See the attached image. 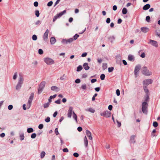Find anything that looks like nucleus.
Masks as SVG:
<instances>
[{
  "instance_id": "1",
  "label": "nucleus",
  "mask_w": 160,
  "mask_h": 160,
  "mask_svg": "<svg viewBox=\"0 0 160 160\" xmlns=\"http://www.w3.org/2000/svg\"><path fill=\"white\" fill-rule=\"evenodd\" d=\"M24 79L22 76H20L18 78V81L16 86V89L17 90H19L22 86V85L23 83Z\"/></svg>"
},
{
  "instance_id": "2",
  "label": "nucleus",
  "mask_w": 160,
  "mask_h": 160,
  "mask_svg": "<svg viewBox=\"0 0 160 160\" xmlns=\"http://www.w3.org/2000/svg\"><path fill=\"white\" fill-rule=\"evenodd\" d=\"M43 61L44 62L48 65H52L54 64L55 61L52 58L47 57L43 58Z\"/></svg>"
},
{
  "instance_id": "3",
  "label": "nucleus",
  "mask_w": 160,
  "mask_h": 160,
  "mask_svg": "<svg viewBox=\"0 0 160 160\" xmlns=\"http://www.w3.org/2000/svg\"><path fill=\"white\" fill-rule=\"evenodd\" d=\"M142 73L146 76H151L152 75V72L149 71L146 67H144L142 68Z\"/></svg>"
},
{
  "instance_id": "4",
  "label": "nucleus",
  "mask_w": 160,
  "mask_h": 160,
  "mask_svg": "<svg viewBox=\"0 0 160 160\" xmlns=\"http://www.w3.org/2000/svg\"><path fill=\"white\" fill-rule=\"evenodd\" d=\"M45 84L46 82L45 81H43L40 84L38 88V94H40L42 92L44 88Z\"/></svg>"
},
{
  "instance_id": "5",
  "label": "nucleus",
  "mask_w": 160,
  "mask_h": 160,
  "mask_svg": "<svg viewBox=\"0 0 160 160\" xmlns=\"http://www.w3.org/2000/svg\"><path fill=\"white\" fill-rule=\"evenodd\" d=\"M148 105L146 102H144L142 103V111L143 113L147 114Z\"/></svg>"
},
{
  "instance_id": "6",
  "label": "nucleus",
  "mask_w": 160,
  "mask_h": 160,
  "mask_svg": "<svg viewBox=\"0 0 160 160\" xmlns=\"http://www.w3.org/2000/svg\"><path fill=\"white\" fill-rule=\"evenodd\" d=\"M111 113L108 110L101 112L100 113L101 116H102L106 118L110 117L111 116Z\"/></svg>"
},
{
  "instance_id": "7",
  "label": "nucleus",
  "mask_w": 160,
  "mask_h": 160,
  "mask_svg": "<svg viewBox=\"0 0 160 160\" xmlns=\"http://www.w3.org/2000/svg\"><path fill=\"white\" fill-rule=\"evenodd\" d=\"M66 12V10H64L62 12H60L59 14H57L56 15L54 16L53 18V22H55L57 18H59L61 17Z\"/></svg>"
},
{
  "instance_id": "8",
  "label": "nucleus",
  "mask_w": 160,
  "mask_h": 160,
  "mask_svg": "<svg viewBox=\"0 0 160 160\" xmlns=\"http://www.w3.org/2000/svg\"><path fill=\"white\" fill-rule=\"evenodd\" d=\"M49 32V30L48 29H47L43 36V40L46 42H47L48 41Z\"/></svg>"
},
{
  "instance_id": "9",
  "label": "nucleus",
  "mask_w": 160,
  "mask_h": 160,
  "mask_svg": "<svg viewBox=\"0 0 160 160\" xmlns=\"http://www.w3.org/2000/svg\"><path fill=\"white\" fill-rule=\"evenodd\" d=\"M153 81L151 79H145L143 81V86H147L148 85L151 84L152 83Z\"/></svg>"
},
{
  "instance_id": "10",
  "label": "nucleus",
  "mask_w": 160,
  "mask_h": 160,
  "mask_svg": "<svg viewBox=\"0 0 160 160\" xmlns=\"http://www.w3.org/2000/svg\"><path fill=\"white\" fill-rule=\"evenodd\" d=\"M148 44H151L153 46L156 48H157L158 46V43L157 41L152 40H150L148 42Z\"/></svg>"
},
{
  "instance_id": "11",
  "label": "nucleus",
  "mask_w": 160,
  "mask_h": 160,
  "mask_svg": "<svg viewBox=\"0 0 160 160\" xmlns=\"http://www.w3.org/2000/svg\"><path fill=\"white\" fill-rule=\"evenodd\" d=\"M141 68V66L139 65H137L135 67L134 71V73L135 75L136 78L137 77L138 73L139 71Z\"/></svg>"
},
{
  "instance_id": "12",
  "label": "nucleus",
  "mask_w": 160,
  "mask_h": 160,
  "mask_svg": "<svg viewBox=\"0 0 160 160\" xmlns=\"http://www.w3.org/2000/svg\"><path fill=\"white\" fill-rule=\"evenodd\" d=\"M73 108L72 107H70L68 109V116L69 118H71L72 116V113H73Z\"/></svg>"
},
{
  "instance_id": "13",
  "label": "nucleus",
  "mask_w": 160,
  "mask_h": 160,
  "mask_svg": "<svg viewBox=\"0 0 160 160\" xmlns=\"http://www.w3.org/2000/svg\"><path fill=\"white\" fill-rule=\"evenodd\" d=\"M86 133L87 136L88 137L89 139L90 140H92V137L91 136V133L88 130H86Z\"/></svg>"
},
{
  "instance_id": "14",
  "label": "nucleus",
  "mask_w": 160,
  "mask_h": 160,
  "mask_svg": "<svg viewBox=\"0 0 160 160\" xmlns=\"http://www.w3.org/2000/svg\"><path fill=\"white\" fill-rule=\"evenodd\" d=\"M141 31L144 33H146L148 32L149 30V28L146 27H143L141 28Z\"/></svg>"
},
{
  "instance_id": "15",
  "label": "nucleus",
  "mask_w": 160,
  "mask_h": 160,
  "mask_svg": "<svg viewBox=\"0 0 160 160\" xmlns=\"http://www.w3.org/2000/svg\"><path fill=\"white\" fill-rule=\"evenodd\" d=\"M135 135H132L130 138V143H134L135 142Z\"/></svg>"
},
{
  "instance_id": "16",
  "label": "nucleus",
  "mask_w": 160,
  "mask_h": 160,
  "mask_svg": "<svg viewBox=\"0 0 160 160\" xmlns=\"http://www.w3.org/2000/svg\"><path fill=\"white\" fill-rule=\"evenodd\" d=\"M128 58L129 61L132 62H133L135 60L134 56L131 54L128 55Z\"/></svg>"
},
{
  "instance_id": "17",
  "label": "nucleus",
  "mask_w": 160,
  "mask_h": 160,
  "mask_svg": "<svg viewBox=\"0 0 160 160\" xmlns=\"http://www.w3.org/2000/svg\"><path fill=\"white\" fill-rule=\"evenodd\" d=\"M84 141V144L86 148L88 147V142L87 138L86 136H85L83 138Z\"/></svg>"
},
{
  "instance_id": "18",
  "label": "nucleus",
  "mask_w": 160,
  "mask_h": 160,
  "mask_svg": "<svg viewBox=\"0 0 160 160\" xmlns=\"http://www.w3.org/2000/svg\"><path fill=\"white\" fill-rule=\"evenodd\" d=\"M51 89L52 91L56 92H58L59 90V88L56 86H52L51 88Z\"/></svg>"
},
{
  "instance_id": "19",
  "label": "nucleus",
  "mask_w": 160,
  "mask_h": 160,
  "mask_svg": "<svg viewBox=\"0 0 160 160\" xmlns=\"http://www.w3.org/2000/svg\"><path fill=\"white\" fill-rule=\"evenodd\" d=\"M150 5L149 4H147L145 5L143 7V9L144 10H147L150 8Z\"/></svg>"
},
{
  "instance_id": "20",
  "label": "nucleus",
  "mask_w": 160,
  "mask_h": 160,
  "mask_svg": "<svg viewBox=\"0 0 160 160\" xmlns=\"http://www.w3.org/2000/svg\"><path fill=\"white\" fill-rule=\"evenodd\" d=\"M34 97V93H32L30 95V96L29 98L28 101H29V102H32V101Z\"/></svg>"
},
{
  "instance_id": "21",
  "label": "nucleus",
  "mask_w": 160,
  "mask_h": 160,
  "mask_svg": "<svg viewBox=\"0 0 160 160\" xmlns=\"http://www.w3.org/2000/svg\"><path fill=\"white\" fill-rule=\"evenodd\" d=\"M56 42V40L54 37H52L50 38V43L52 44H54Z\"/></svg>"
},
{
  "instance_id": "22",
  "label": "nucleus",
  "mask_w": 160,
  "mask_h": 160,
  "mask_svg": "<svg viewBox=\"0 0 160 160\" xmlns=\"http://www.w3.org/2000/svg\"><path fill=\"white\" fill-rule=\"evenodd\" d=\"M84 68L86 70H88L89 69V67L87 63H84L83 65Z\"/></svg>"
},
{
  "instance_id": "23",
  "label": "nucleus",
  "mask_w": 160,
  "mask_h": 160,
  "mask_svg": "<svg viewBox=\"0 0 160 160\" xmlns=\"http://www.w3.org/2000/svg\"><path fill=\"white\" fill-rule=\"evenodd\" d=\"M72 117H73V118L75 120L76 122L77 123L78 120H77V115L74 112H73Z\"/></svg>"
},
{
  "instance_id": "24",
  "label": "nucleus",
  "mask_w": 160,
  "mask_h": 160,
  "mask_svg": "<svg viewBox=\"0 0 160 160\" xmlns=\"http://www.w3.org/2000/svg\"><path fill=\"white\" fill-rule=\"evenodd\" d=\"M66 78V76L65 74H63L60 78V79L61 81L65 80Z\"/></svg>"
},
{
  "instance_id": "25",
  "label": "nucleus",
  "mask_w": 160,
  "mask_h": 160,
  "mask_svg": "<svg viewBox=\"0 0 160 160\" xmlns=\"http://www.w3.org/2000/svg\"><path fill=\"white\" fill-rule=\"evenodd\" d=\"M115 38L113 36H110L108 38V39L111 42H112L115 40Z\"/></svg>"
},
{
  "instance_id": "26",
  "label": "nucleus",
  "mask_w": 160,
  "mask_h": 160,
  "mask_svg": "<svg viewBox=\"0 0 160 160\" xmlns=\"http://www.w3.org/2000/svg\"><path fill=\"white\" fill-rule=\"evenodd\" d=\"M82 69V67L81 65H79L77 67V71L79 72L81 71Z\"/></svg>"
},
{
  "instance_id": "27",
  "label": "nucleus",
  "mask_w": 160,
  "mask_h": 160,
  "mask_svg": "<svg viewBox=\"0 0 160 160\" xmlns=\"http://www.w3.org/2000/svg\"><path fill=\"white\" fill-rule=\"evenodd\" d=\"M27 131L28 133H31L33 132V129L32 128H30L27 129Z\"/></svg>"
},
{
  "instance_id": "28",
  "label": "nucleus",
  "mask_w": 160,
  "mask_h": 160,
  "mask_svg": "<svg viewBox=\"0 0 160 160\" xmlns=\"http://www.w3.org/2000/svg\"><path fill=\"white\" fill-rule=\"evenodd\" d=\"M41 23V21L39 20H38L35 23V24L36 26H37L40 25Z\"/></svg>"
},
{
  "instance_id": "29",
  "label": "nucleus",
  "mask_w": 160,
  "mask_h": 160,
  "mask_svg": "<svg viewBox=\"0 0 160 160\" xmlns=\"http://www.w3.org/2000/svg\"><path fill=\"white\" fill-rule=\"evenodd\" d=\"M80 88L81 89H82L83 90H85L86 89V88H87V85H86L85 84H82L81 87H80Z\"/></svg>"
},
{
  "instance_id": "30",
  "label": "nucleus",
  "mask_w": 160,
  "mask_h": 160,
  "mask_svg": "<svg viewBox=\"0 0 160 160\" xmlns=\"http://www.w3.org/2000/svg\"><path fill=\"white\" fill-rule=\"evenodd\" d=\"M127 12H128L126 8H124L122 9V13L123 14H126L127 13Z\"/></svg>"
},
{
  "instance_id": "31",
  "label": "nucleus",
  "mask_w": 160,
  "mask_h": 160,
  "mask_svg": "<svg viewBox=\"0 0 160 160\" xmlns=\"http://www.w3.org/2000/svg\"><path fill=\"white\" fill-rule=\"evenodd\" d=\"M143 88L144 91L147 93H148V90L147 88V86H143Z\"/></svg>"
},
{
  "instance_id": "32",
  "label": "nucleus",
  "mask_w": 160,
  "mask_h": 160,
  "mask_svg": "<svg viewBox=\"0 0 160 160\" xmlns=\"http://www.w3.org/2000/svg\"><path fill=\"white\" fill-rule=\"evenodd\" d=\"M88 111L92 113H94L95 112V110L92 108H89Z\"/></svg>"
},
{
  "instance_id": "33",
  "label": "nucleus",
  "mask_w": 160,
  "mask_h": 160,
  "mask_svg": "<svg viewBox=\"0 0 160 160\" xmlns=\"http://www.w3.org/2000/svg\"><path fill=\"white\" fill-rule=\"evenodd\" d=\"M34 67H36L38 64V62L36 61H34L32 63Z\"/></svg>"
},
{
  "instance_id": "34",
  "label": "nucleus",
  "mask_w": 160,
  "mask_h": 160,
  "mask_svg": "<svg viewBox=\"0 0 160 160\" xmlns=\"http://www.w3.org/2000/svg\"><path fill=\"white\" fill-rule=\"evenodd\" d=\"M32 102H29V101H28L27 103V109H29L31 107V105Z\"/></svg>"
},
{
  "instance_id": "35",
  "label": "nucleus",
  "mask_w": 160,
  "mask_h": 160,
  "mask_svg": "<svg viewBox=\"0 0 160 160\" xmlns=\"http://www.w3.org/2000/svg\"><path fill=\"white\" fill-rule=\"evenodd\" d=\"M45 155V152L44 151L42 152L41 153V158H43Z\"/></svg>"
},
{
  "instance_id": "36",
  "label": "nucleus",
  "mask_w": 160,
  "mask_h": 160,
  "mask_svg": "<svg viewBox=\"0 0 160 160\" xmlns=\"http://www.w3.org/2000/svg\"><path fill=\"white\" fill-rule=\"evenodd\" d=\"M32 39L34 41H36L37 39V36L36 35H33L32 37Z\"/></svg>"
},
{
  "instance_id": "37",
  "label": "nucleus",
  "mask_w": 160,
  "mask_h": 160,
  "mask_svg": "<svg viewBox=\"0 0 160 160\" xmlns=\"http://www.w3.org/2000/svg\"><path fill=\"white\" fill-rule=\"evenodd\" d=\"M35 15L37 17H38L39 16V14H40L39 12V11L38 10H36L35 11Z\"/></svg>"
},
{
  "instance_id": "38",
  "label": "nucleus",
  "mask_w": 160,
  "mask_h": 160,
  "mask_svg": "<svg viewBox=\"0 0 160 160\" xmlns=\"http://www.w3.org/2000/svg\"><path fill=\"white\" fill-rule=\"evenodd\" d=\"M49 104H50L49 102L45 103L43 104V107L45 108H47L49 107Z\"/></svg>"
},
{
  "instance_id": "39",
  "label": "nucleus",
  "mask_w": 160,
  "mask_h": 160,
  "mask_svg": "<svg viewBox=\"0 0 160 160\" xmlns=\"http://www.w3.org/2000/svg\"><path fill=\"white\" fill-rule=\"evenodd\" d=\"M37 136L36 134L35 133H33L32 134L31 137L32 138H35Z\"/></svg>"
},
{
  "instance_id": "40",
  "label": "nucleus",
  "mask_w": 160,
  "mask_h": 160,
  "mask_svg": "<svg viewBox=\"0 0 160 160\" xmlns=\"http://www.w3.org/2000/svg\"><path fill=\"white\" fill-rule=\"evenodd\" d=\"M105 78V75L104 74H102L100 76V79L101 80H104Z\"/></svg>"
},
{
  "instance_id": "41",
  "label": "nucleus",
  "mask_w": 160,
  "mask_h": 160,
  "mask_svg": "<svg viewBox=\"0 0 160 160\" xmlns=\"http://www.w3.org/2000/svg\"><path fill=\"white\" fill-rule=\"evenodd\" d=\"M67 40L68 43H70L73 41V38H70L68 39Z\"/></svg>"
},
{
  "instance_id": "42",
  "label": "nucleus",
  "mask_w": 160,
  "mask_h": 160,
  "mask_svg": "<svg viewBox=\"0 0 160 160\" xmlns=\"http://www.w3.org/2000/svg\"><path fill=\"white\" fill-rule=\"evenodd\" d=\"M158 122H154L153 123V126L154 127H158Z\"/></svg>"
},
{
  "instance_id": "43",
  "label": "nucleus",
  "mask_w": 160,
  "mask_h": 160,
  "mask_svg": "<svg viewBox=\"0 0 160 160\" xmlns=\"http://www.w3.org/2000/svg\"><path fill=\"white\" fill-rule=\"evenodd\" d=\"M20 139L21 141L23 140L24 139V134H21L20 135Z\"/></svg>"
},
{
  "instance_id": "44",
  "label": "nucleus",
  "mask_w": 160,
  "mask_h": 160,
  "mask_svg": "<svg viewBox=\"0 0 160 160\" xmlns=\"http://www.w3.org/2000/svg\"><path fill=\"white\" fill-rule=\"evenodd\" d=\"M61 42L63 44H68L67 40L66 39H63L62 40Z\"/></svg>"
},
{
  "instance_id": "45",
  "label": "nucleus",
  "mask_w": 160,
  "mask_h": 160,
  "mask_svg": "<svg viewBox=\"0 0 160 160\" xmlns=\"http://www.w3.org/2000/svg\"><path fill=\"white\" fill-rule=\"evenodd\" d=\"M17 72H16L14 73V75L13 76V78L14 80H16L17 78Z\"/></svg>"
},
{
  "instance_id": "46",
  "label": "nucleus",
  "mask_w": 160,
  "mask_h": 160,
  "mask_svg": "<svg viewBox=\"0 0 160 160\" xmlns=\"http://www.w3.org/2000/svg\"><path fill=\"white\" fill-rule=\"evenodd\" d=\"M43 53V50L41 49H40L38 50V53L40 55L42 54Z\"/></svg>"
},
{
  "instance_id": "47",
  "label": "nucleus",
  "mask_w": 160,
  "mask_h": 160,
  "mask_svg": "<svg viewBox=\"0 0 160 160\" xmlns=\"http://www.w3.org/2000/svg\"><path fill=\"white\" fill-rule=\"evenodd\" d=\"M107 67V65L106 63H103L102 64V68L103 69H105Z\"/></svg>"
},
{
  "instance_id": "48",
  "label": "nucleus",
  "mask_w": 160,
  "mask_h": 160,
  "mask_svg": "<svg viewBox=\"0 0 160 160\" xmlns=\"http://www.w3.org/2000/svg\"><path fill=\"white\" fill-rule=\"evenodd\" d=\"M114 68L113 67H111V68H108V72H112Z\"/></svg>"
},
{
  "instance_id": "49",
  "label": "nucleus",
  "mask_w": 160,
  "mask_h": 160,
  "mask_svg": "<svg viewBox=\"0 0 160 160\" xmlns=\"http://www.w3.org/2000/svg\"><path fill=\"white\" fill-rule=\"evenodd\" d=\"M79 35H78V34H76L74 36H73V38H74V39H73V40H76L77 39V38L79 37Z\"/></svg>"
},
{
  "instance_id": "50",
  "label": "nucleus",
  "mask_w": 160,
  "mask_h": 160,
  "mask_svg": "<svg viewBox=\"0 0 160 160\" xmlns=\"http://www.w3.org/2000/svg\"><path fill=\"white\" fill-rule=\"evenodd\" d=\"M146 20L148 22H149L150 21V17L149 16H147L146 17Z\"/></svg>"
},
{
  "instance_id": "51",
  "label": "nucleus",
  "mask_w": 160,
  "mask_h": 160,
  "mask_svg": "<svg viewBox=\"0 0 160 160\" xmlns=\"http://www.w3.org/2000/svg\"><path fill=\"white\" fill-rule=\"evenodd\" d=\"M52 3L53 2L52 1H50L48 3L47 6L48 7H50L52 5Z\"/></svg>"
},
{
  "instance_id": "52",
  "label": "nucleus",
  "mask_w": 160,
  "mask_h": 160,
  "mask_svg": "<svg viewBox=\"0 0 160 160\" xmlns=\"http://www.w3.org/2000/svg\"><path fill=\"white\" fill-rule=\"evenodd\" d=\"M81 81L79 79H77L75 81V82L76 83H79Z\"/></svg>"
},
{
  "instance_id": "53",
  "label": "nucleus",
  "mask_w": 160,
  "mask_h": 160,
  "mask_svg": "<svg viewBox=\"0 0 160 160\" xmlns=\"http://www.w3.org/2000/svg\"><path fill=\"white\" fill-rule=\"evenodd\" d=\"M43 127V125L42 124H41L38 126V128L39 129H42Z\"/></svg>"
},
{
  "instance_id": "54",
  "label": "nucleus",
  "mask_w": 160,
  "mask_h": 160,
  "mask_svg": "<svg viewBox=\"0 0 160 160\" xmlns=\"http://www.w3.org/2000/svg\"><path fill=\"white\" fill-rule=\"evenodd\" d=\"M116 94L118 96H119L120 95V92L119 89H117L116 90Z\"/></svg>"
},
{
  "instance_id": "55",
  "label": "nucleus",
  "mask_w": 160,
  "mask_h": 160,
  "mask_svg": "<svg viewBox=\"0 0 160 160\" xmlns=\"http://www.w3.org/2000/svg\"><path fill=\"white\" fill-rule=\"evenodd\" d=\"M140 57L142 58H144L145 57V54L144 52L142 53L140 55Z\"/></svg>"
},
{
  "instance_id": "56",
  "label": "nucleus",
  "mask_w": 160,
  "mask_h": 160,
  "mask_svg": "<svg viewBox=\"0 0 160 160\" xmlns=\"http://www.w3.org/2000/svg\"><path fill=\"white\" fill-rule=\"evenodd\" d=\"M50 118L49 117H47L45 119V121L46 122H50Z\"/></svg>"
},
{
  "instance_id": "57",
  "label": "nucleus",
  "mask_w": 160,
  "mask_h": 160,
  "mask_svg": "<svg viewBox=\"0 0 160 160\" xmlns=\"http://www.w3.org/2000/svg\"><path fill=\"white\" fill-rule=\"evenodd\" d=\"M12 108H13V106L12 105H9L8 107V109L9 110H11L12 109Z\"/></svg>"
},
{
  "instance_id": "58",
  "label": "nucleus",
  "mask_w": 160,
  "mask_h": 160,
  "mask_svg": "<svg viewBox=\"0 0 160 160\" xmlns=\"http://www.w3.org/2000/svg\"><path fill=\"white\" fill-rule=\"evenodd\" d=\"M73 155L75 157H78L79 156L77 152L74 153Z\"/></svg>"
},
{
  "instance_id": "59",
  "label": "nucleus",
  "mask_w": 160,
  "mask_h": 160,
  "mask_svg": "<svg viewBox=\"0 0 160 160\" xmlns=\"http://www.w3.org/2000/svg\"><path fill=\"white\" fill-rule=\"evenodd\" d=\"M55 102L57 104H60L61 103V102L60 99L56 101Z\"/></svg>"
},
{
  "instance_id": "60",
  "label": "nucleus",
  "mask_w": 160,
  "mask_h": 160,
  "mask_svg": "<svg viewBox=\"0 0 160 160\" xmlns=\"http://www.w3.org/2000/svg\"><path fill=\"white\" fill-rule=\"evenodd\" d=\"M105 148L106 149H109L110 148V145L108 144H106L105 145Z\"/></svg>"
},
{
  "instance_id": "61",
  "label": "nucleus",
  "mask_w": 160,
  "mask_h": 160,
  "mask_svg": "<svg viewBox=\"0 0 160 160\" xmlns=\"http://www.w3.org/2000/svg\"><path fill=\"white\" fill-rule=\"evenodd\" d=\"M62 151L64 152H68V150L67 148H65L62 149Z\"/></svg>"
},
{
  "instance_id": "62",
  "label": "nucleus",
  "mask_w": 160,
  "mask_h": 160,
  "mask_svg": "<svg viewBox=\"0 0 160 160\" xmlns=\"http://www.w3.org/2000/svg\"><path fill=\"white\" fill-rule=\"evenodd\" d=\"M55 134L56 135H58L59 134V132H58V128H56L55 129Z\"/></svg>"
},
{
  "instance_id": "63",
  "label": "nucleus",
  "mask_w": 160,
  "mask_h": 160,
  "mask_svg": "<svg viewBox=\"0 0 160 160\" xmlns=\"http://www.w3.org/2000/svg\"><path fill=\"white\" fill-rule=\"evenodd\" d=\"M77 129L79 132H81L82 130V128L81 127H79Z\"/></svg>"
},
{
  "instance_id": "64",
  "label": "nucleus",
  "mask_w": 160,
  "mask_h": 160,
  "mask_svg": "<svg viewBox=\"0 0 160 160\" xmlns=\"http://www.w3.org/2000/svg\"><path fill=\"white\" fill-rule=\"evenodd\" d=\"M156 34L158 37H160V32H158L157 31H156Z\"/></svg>"
}]
</instances>
